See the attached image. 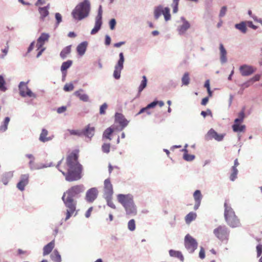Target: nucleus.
<instances>
[{
    "label": "nucleus",
    "mask_w": 262,
    "mask_h": 262,
    "mask_svg": "<svg viewBox=\"0 0 262 262\" xmlns=\"http://www.w3.org/2000/svg\"><path fill=\"white\" fill-rule=\"evenodd\" d=\"M55 246L54 240L52 241L47 245L44 246L43 248V255L46 256L51 253Z\"/></svg>",
    "instance_id": "23"
},
{
    "label": "nucleus",
    "mask_w": 262,
    "mask_h": 262,
    "mask_svg": "<svg viewBox=\"0 0 262 262\" xmlns=\"http://www.w3.org/2000/svg\"><path fill=\"white\" fill-rule=\"evenodd\" d=\"M71 50V46H68L65 47L60 52V56L61 58L64 59L67 55L70 53Z\"/></svg>",
    "instance_id": "40"
},
{
    "label": "nucleus",
    "mask_w": 262,
    "mask_h": 262,
    "mask_svg": "<svg viewBox=\"0 0 262 262\" xmlns=\"http://www.w3.org/2000/svg\"><path fill=\"white\" fill-rule=\"evenodd\" d=\"M231 173L230 176V180L231 181H234L237 178V175L238 173V170L237 168L232 167L231 168Z\"/></svg>",
    "instance_id": "46"
},
{
    "label": "nucleus",
    "mask_w": 262,
    "mask_h": 262,
    "mask_svg": "<svg viewBox=\"0 0 262 262\" xmlns=\"http://www.w3.org/2000/svg\"><path fill=\"white\" fill-rule=\"evenodd\" d=\"M52 166V164L51 163L50 164H44L42 163H34L33 165V168H31V170H38L43 168H47Z\"/></svg>",
    "instance_id": "36"
},
{
    "label": "nucleus",
    "mask_w": 262,
    "mask_h": 262,
    "mask_svg": "<svg viewBox=\"0 0 262 262\" xmlns=\"http://www.w3.org/2000/svg\"><path fill=\"white\" fill-rule=\"evenodd\" d=\"M98 190L97 188L93 187L89 189L86 192L85 200L88 203H93L97 198Z\"/></svg>",
    "instance_id": "12"
},
{
    "label": "nucleus",
    "mask_w": 262,
    "mask_h": 262,
    "mask_svg": "<svg viewBox=\"0 0 262 262\" xmlns=\"http://www.w3.org/2000/svg\"><path fill=\"white\" fill-rule=\"evenodd\" d=\"M111 145L110 143H104L102 145V150L103 152L108 154L110 151Z\"/></svg>",
    "instance_id": "53"
},
{
    "label": "nucleus",
    "mask_w": 262,
    "mask_h": 262,
    "mask_svg": "<svg viewBox=\"0 0 262 262\" xmlns=\"http://www.w3.org/2000/svg\"><path fill=\"white\" fill-rule=\"evenodd\" d=\"M67 110V107L66 106H62L61 107H59L57 110V112L58 114H61L63 112H64Z\"/></svg>",
    "instance_id": "64"
},
{
    "label": "nucleus",
    "mask_w": 262,
    "mask_h": 262,
    "mask_svg": "<svg viewBox=\"0 0 262 262\" xmlns=\"http://www.w3.org/2000/svg\"><path fill=\"white\" fill-rule=\"evenodd\" d=\"M115 121L118 122L121 126V129H123L128 124L129 121L127 120L124 115L120 113H116L115 116Z\"/></svg>",
    "instance_id": "16"
},
{
    "label": "nucleus",
    "mask_w": 262,
    "mask_h": 262,
    "mask_svg": "<svg viewBox=\"0 0 262 262\" xmlns=\"http://www.w3.org/2000/svg\"><path fill=\"white\" fill-rule=\"evenodd\" d=\"M113 132H114V128H112V127H110L107 128V129H106L103 134V136H102L103 139L105 138V139H108L109 140H111L112 139L110 136Z\"/></svg>",
    "instance_id": "37"
},
{
    "label": "nucleus",
    "mask_w": 262,
    "mask_h": 262,
    "mask_svg": "<svg viewBox=\"0 0 262 262\" xmlns=\"http://www.w3.org/2000/svg\"><path fill=\"white\" fill-rule=\"evenodd\" d=\"M193 198L195 201V204L194 206V209L196 210L200 207L201 200L202 199V195L201 191L199 190H195L193 193Z\"/></svg>",
    "instance_id": "18"
},
{
    "label": "nucleus",
    "mask_w": 262,
    "mask_h": 262,
    "mask_svg": "<svg viewBox=\"0 0 262 262\" xmlns=\"http://www.w3.org/2000/svg\"><path fill=\"white\" fill-rule=\"evenodd\" d=\"M106 201L107 205L113 209H116V206L112 201V197L104 198Z\"/></svg>",
    "instance_id": "51"
},
{
    "label": "nucleus",
    "mask_w": 262,
    "mask_h": 262,
    "mask_svg": "<svg viewBox=\"0 0 262 262\" xmlns=\"http://www.w3.org/2000/svg\"><path fill=\"white\" fill-rule=\"evenodd\" d=\"M146 112L148 115H150L151 114V112L150 111H148V110H147V108H146V106L145 107H143L142 108H141L140 111L138 112V113L137 114V115H140L144 112Z\"/></svg>",
    "instance_id": "60"
},
{
    "label": "nucleus",
    "mask_w": 262,
    "mask_h": 262,
    "mask_svg": "<svg viewBox=\"0 0 262 262\" xmlns=\"http://www.w3.org/2000/svg\"><path fill=\"white\" fill-rule=\"evenodd\" d=\"M78 157L75 154H71L67 159V164L68 167V173L59 169L66 177L67 181L71 182L80 179L81 177V165L78 162Z\"/></svg>",
    "instance_id": "2"
},
{
    "label": "nucleus",
    "mask_w": 262,
    "mask_h": 262,
    "mask_svg": "<svg viewBox=\"0 0 262 262\" xmlns=\"http://www.w3.org/2000/svg\"><path fill=\"white\" fill-rule=\"evenodd\" d=\"M157 105V102L156 101H154L152 102L151 103H150V104H148L146 106V108H147V110H148L151 108H154Z\"/></svg>",
    "instance_id": "63"
},
{
    "label": "nucleus",
    "mask_w": 262,
    "mask_h": 262,
    "mask_svg": "<svg viewBox=\"0 0 262 262\" xmlns=\"http://www.w3.org/2000/svg\"><path fill=\"white\" fill-rule=\"evenodd\" d=\"M82 130L83 132V135H85L86 137L90 138V139L94 135L95 128L94 127L91 126L90 125H88L85 129Z\"/></svg>",
    "instance_id": "25"
},
{
    "label": "nucleus",
    "mask_w": 262,
    "mask_h": 262,
    "mask_svg": "<svg viewBox=\"0 0 262 262\" xmlns=\"http://www.w3.org/2000/svg\"><path fill=\"white\" fill-rule=\"evenodd\" d=\"M88 46L86 41H83L78 45L77 47V51L78 54L80 56H83L86 51Z\"/></svg>",
    "instance_id": "24"
},
{
    "label": "nucleus",
    "mask_w": 262,
    "mask_h": 262,
    "mask_svg": "<svg viewBox=\"0 0 262 262\" xmlns=\"http://www.w3.org/2000/svg\"><path fill=\"white\" fill-rule=\"evenodd\" d=\"M245 125H240V123H234L232 125V129L234 132H244L245 130Z\"/></svg>",
    "instance_id": "31"
},
{
    "label": "nucleus",
    "mask_w": 262,
    "mask_h": 262,
    "mask_svg": "<svg viewBox=\"0 0 262 262\" xmlns=\"http://www.w3.org/2000/svg\"><path fill=\"white\" fill-rule=\"evenodd\" d=\"M239 70L242 76H247L254 73L256 69L252 66L245 64L241 66Z\"/></svg>",
    "instance_id": "14"
},
{
    "label": "nucleus",
    "mask_w": 262,
    "mask_h": 262,
    "mask_svg": "<svg viewBox=\"0 0 262 262\" xmlns=\"http://www.w3.org/2000/svg\"><path fill=\"white\" fill-rule=\"evenodd\" d=\"M19 94L23 97H29L30 98H36V95L33 93L27 86V82L21 81L18 85Z\"/></svg>",
    "instance_id": "9"
},
{
    "label": "nucleus",
    "mask_w": 262,
    "mask_h": 262,
    "mask_svg": "<svg viewBox=\"0 0 262 262\" xmlns=\"http://www.w3.org/2000/svg\"><path fill=\"white\" fill-rule=\"evenodd\" d=\"M169 253L170 256L175 257L179 258L181 261L184 260V257L182 253L180 251H177L173 250H170L169 251Z\"/></svg>",
    "instance_id": "35"
},
{
    "label": "nucleus",
    "mask_w": 262,
    "mask_h": 262,
    "mask_svg": "<svg viewBox=\"0 0 262 262\" xmlns=\"http://www.w3.org/2000/svg\"><path fill=\"white\" fill-rule=\"evenodd\" d=\"M116 24V21L115 18H112L110 20L109 25L111 30H113L115 29Z\"/></svg>",
    "instance_id": "58"
},
{
    "label": "nucleus",
    "mask_w": 262,
    "mask_h": 262,
    "mask_svg": "<svg viewBox=\"0 0 262 262\" xmlns=\"http://www.w3.org/2000/svg\"><path fill=\"white\" fill-rule=\"evenodd\" d=\"M114 191L113 185L111 183L110 179H107L104 182V198L108 197H112Z\"/></svg>",
    "instance_id": "13"
},
{
    "label": "nucleus",
    "mask_w": 262,
    "mask_h": 262,
    "mask_svg": "<svg viewBox=\"0 0 262 262\" xmlns=\"http://www.w3.org/2000/svg\"><path fill=\"white\" fill-rule=\"evenodd\" d=\"M90 9V1L84 0L75 7L72 11V15L75 20H81L89 16Z\"/></svg>",
    "instance_id": "3"
},
{
    "label": "nucleus",
    "mask_w": 262,
    "mask_h": 262,
    "mask_svg": "<svg viewBox=\"0 0 262 262\" xmlns=\"http://www.w3.org/2000/svg\"><path fill=\"white\" fill-rule=\"evenodd\" d=\"M49 37L50 35L48 33H42L37 39V41L38 42H40L44 45L45 43L48 41Z\"/></svg>",
    "instance_id": "39"
},
{
    "label": "nucleus",
    "mask_w": 262,
    "mask_h": 262,
    "mask_svg": "<svg viewBox=\"0 0 262 262\" xmlns=\"http://www.w3.org/2000/svg\"><path fill=\"white\" fill-rule=\"evenodd\" d=\"M219 50L221 62L222 64L225 63L227 62V52L222 43L220 44Z\"/></svg>",
    "instance_id": "20"
},
{
    "label": "nucleus",
    "mask_w": 262,
    "mask_h": 262,
    "mask_svg": "<svg viewBox=\"0 0 262 262\" xmlns=\"http://www.w3.org/2000/svg\"><path fill=\"white\" fill-rule=\"evenodd\" d=\"M55 16L56 20V27H57L62 21V16L59 13H56Z\"/></svg>",
    "instance_id": "54"
},
{
    "label": "nucleus",
    "mask_w": 262,
    "mask_h": 262,
    "mask_svg": "<svg viewBox=\"0 0 262 262\" xmlns=\"http://www.w3.org/2000/svg\"><path fill=\"white\" fill-rule=\"evenodd\" d=\"M229 232V230L225 226H219L213 230L214 235L222 241L228 240Z\"/></svg>",
    "instance_id": "5"
},
{
    "label": "nucleus",
    "mask_w": 262,
    "mask_h": 262,
    "mask_svg": "<svg viewBox=\"0 0 262 262\" xmlns=\"http://www.w3.org/2000/svg\"><path fill=\"white\" fill-rule=\"evenodd\" d=\"M68 130L71 135L81 136L83 133L82 130L68 129Z\"/></svg>",
    "instance_id": "48"
},
{
    "label": "nucleus",
    "mask_w": 262,
    "mask_h": 262,
    "mask_svg": "<svg viewBox=\"0 0 262 262\" xmlns=\"http://www.w3.org/2000/svg\"><path fill=\"white\" fill-rule=\"evenodd\" d=\"M245 118V112L243 110L241 112L239 113L238 115V118L235 119L234 120V123H241L243 122Z\"/></svg>",
    "instance_id": "44"
},
{
    "label": "nucleus",
    "mask_w": 262,
    "mask_h": 262,
    "mask_svg": "<svg viewBox=\"0 0 262 262\" xmlns=\"http://www.w3.org/2000/svg\"><path fill=\"white\" fill-rule=\"evenodd\" d=\"M29 174H25L21 176L20 180L17 185V187L21 191L25 189V187L28 183Z\"/></svg>",
    "instance_id": "19"
},
{
    "label": "nucleus",
    "mask_w": 262,
    "mask_h": 262,
    "mask_svg": "<svg viewBox=\"0 0 262 262\" xmlns=\"http://www.w3.org/2000/svg\"><path fill=\"white\" fill-rule=\"evenodd\" d=\"M201 114L204 117H205L207 115H209L211 117L212 116L211 111L209 109H208L206 112L202 111Z\"/></svg>",
    "instance_id": "59"
},
{
    "label": "nucleus",
    "mask_w": 262,
    "mask_h": 262,
    "mask_svg": "<svg viewBox=\"0 0 262 262\" xmlns=\"http://www.w3.org/2000/svg\"><path fill=\"white\" fill-rule=\"evenodd\" d=\"M72 61L71 60H67V61L63 62L61 66L60 70L62 74L65 76L66 75V71L68 69L72 64Z\"/></svg>",
    "instance_id": "27"
},
{
    "label": "nucleus",
    "mask_w": 262,
    "mask_h": 262,
    "mask_svg": "<svg viewBox=\"0 0 262 262\" xmlns=\"http://www.w3.org/2000/svg\"><path fill=\"white\" fill-rule=\"evenodd\" d=\"M9 51V47L7 46L4 49L2 50L3 54L0 55V59H4Z\"/></svg>",
    "instance_id": "57"
},
{
    "label": "nucleus",
    "mask_w": 262,
    "mask_h": 262,
    "mask_svg": "<svg viewBox=\"0 0 262 262\" xmlns=\"http://www.w3.org/2000/svg\"><path fill=\"white\" fill-rule=\"evenodd\" d=\"M50 257L54 262H61V256L57 250H54L53 252L51 254Z\"/></svg>",
    "instance_id": "30"
},
{
    "label": "nucleus",
    "mask_w": 262,
    "mask_h": 262,
    "mask_svg": "<svg viewBox=\"0 0 262 262\" xmlns=\"http://www.w3.org/2000/svg\"><path fill=\"white\" fill-rule=\"evenodd\" d=\"M180 0H173L171 6L173 8V13H176L178 11V5Z\"/></svg>",
    "instance_id": "49"
},
{
    "label": "nucleus",
    "mask_w": 262,
    "mask_h": 262,
    "mask_svg": "<svg viewBox=\"0 0 262 262\" xmlns=\"http://www.w3.org/2000/svg\"><path fill=\"white\" fill-rule=\"evenodd\" d=\"M256 255L257 257H260L262 254V244H258L256 246Z\"/></svg>",
    "instance_id": "56"
},
{
    "label": "nucleus",
    "mask_w": 262,
    "mask_h": 262,
    "mask_svg": "<svg viewBox=\"0 0 262 262\" xmlns=\"http://www.w3.org/2000/svg\"><path fill=\"white\" fill-rule=\"evenodd\" d=\"M10 121V118L7 117L5 118V120L3 124L0 126V131L1 132H5L8 128V125Z\"/></svg>",
    "instance_id": "41"
},
{
    "label": "nucleus",
    "mask_w": 262,
    "mask_h": 262,
    "mask_svg": "<svg viewBox=\"0 0 262 262\" xmlns=\"http://www.w3.org/2000/svg\"><path fill=\"white\" fill-rule=\"evenodd\" d=\"M74 88V86L73 83H66L63 87V90L66 92H70L73 90Z\"/></svg>",
    "instance_id": "52"
},
{
    "label": "nucleus",
    "mask_w": 262,
    "mask_h": 262,
    "mask_svg": "<svg viewBox=\"0 0 262 262\" xmlns=\"http://www.w3.org/2000/svg\"><path fill=\"white\" fill-rule=\"evenodd\" d=\"M125 210L126 213L128 215H135L137 214V210L134 200L123 207Z\"/></svg>",
    "instance_id": "17"
},
{
    "label": "nucleus",
    "mask_w": 262,
    "mask_h": 262,
    "mask_svg": "<svg viewBox=\"0 0 262 262\" xmlns=\"http://www.w3.org/2000/svg\"><path fill=\"white\" fill-rule=\"evenodd\" d=\"M182 151L184 152L183 155V159L187 161H192L194 160L195 156L193 155L188 154L187 149H183Z\"/></svg>",
    "instance_id": "42"
},
{
    "label": "nucleus",
    "mask_w": 262,
    "mask_h": 262,
    "mask_svg": "<svg viewBox=\"0 0 262 262\" xmlns=\"http://www.w3.org/2000/svg\"><path fill=\"white\" fill-rule=\"evenodd\" d=\"M13 175V172L11 171L7 172L4 174L2 178V182L3 184L5 185H7L9 181L12 178Z\"/></svg>",
    "instance_id": "33"
},
{
    "label": "nucleus",
    "mask_w": 262,
    "mask_h": 262,
    "mask_svg": "<svg viewBox=\"0 0 262 262\" xmlns=\"http://www.w3.org/2000/svg\"><path fill=\"white\" fill-rule=\"evenodd\" d=\"M84 190L85 188L83 185H75L63 193L62 200L67 208L65 221L68 220L76 211L77 201L74 198H78Z\"/></svg>",
    "instance_id": "1"
},
{
    "label": "nucleus",
    "mask_w": 262,
    "mask_h": 262,
    "mask_svg": "<svg viewBox=\"0 0 262 262\" xmlns=\"http://www.w3.org/2000/svg\"><path fill=\"white\" fill-rule=\"evenodd\" d=\"M227 11V8L226 6H223L221 7L219 14V17L222 18L224 17L226 14Z\"/></svg>",
    "instance_id": "50"
},
{
    "label": "nucleus",
    "mask_w": 262,
    "mask_h": 262,
    "mask_svg": "<svg viewBox=\"0 0 262 262\" xmlns=\"http://www.w3.org/2000/svg\"><path fill=\"white\" fill-rule=\"evenodd\" d=\"M102 9L100 5L99 7L98 14L95 17V26L91 30V34L92 35L96 34L100 30L102 25Z\"/></svg>",
    "instance_id": "10"
},
{
    "label": "nucleus",
    "mask_w": 262,
    "mask_h": 262,
    "mask_svg": "<svg viewBox=\"0 0 262 262\" xmlns=\"http://www.w3.org/2000/svg\"><path fill=\"white\" fill-rule=\"evenodd\" d=\"M7 90L6 86V81L4 77L0 75V90L3 92H5Z\"/></svg>",
    "instance_id": "45"
},
{
    "label": "nucleus",
    "mask_w": 262,
    "mask_h": 262,
    "mask_svg": "<svg viewBox=\"0 0 262 262\" xmlns=\"http://www.w3.org/2000/svg\"><path fill=\"white\" fill-rule=\"evenodd\" d=\"M48 130L46 129H42L41 130V133L40 134L39 140L42 142H46L51 140L52 139V138L51 137H48Z\"/></svg>",
    "instance_id": "26"
},
{
    "label": "nucleus",
    "mask_w": 262,
    "mask_h": 262,
    "mask_svg": "<svg viewBox=\"0 0 262 262\" xmlns=\"http://www.w3.org/2000/svg\"><path fill=\"white\" fill-rule=\"evenodd\" d=\"M111 38L108 35L105 36V45L106 46H109L111 44Z\"/></svg>",
    "instance_id": "61"
},
{
    "label": "nucleus",
    "mask_w": 262,
    "mask_h": 262,
    "mask_svg": "<svg viewBox=\"0 0 262 262\" xmlns=\"http://www.w3.org/2000/svg\"><path fill=\"white\" fill-rule=\"evenodd\" d=\"M224 216L227 224L232 228H236L241 226L239 219L236 216L233 209L228 203H224Z\"/></svg>",
    "instance_id": "4"
},
{
    "label": "nucleus",
    "mask_w": 262,
    "mask_h": 262,
    "mask_svg": "<svg viewBox=\"0 0 262 262\" xmlns=\"http://www.w3.org/2000/svg\"><path fill=\"white\" fill-rule=\"evenodd\" d=\"M118 202L124 207L134 200L133 196L130 194H119L117 196Z\"/></svg>",
    "instance_id": "15"
},
{
    "label": "nucleus",
    "mask_w": 262,
    "mask_h": 262,
    "mask_svg": "<svg viewBox=\"0 0 262 262\" xmlns=\"http://www.w3.org/2000/svg\"><path fill=\"white\" fill-rule=\"evenodd\" d=\"M225 136V134H219L213 128H211L208 130L207 133L205 136L206 140H210L214 139L217 141H222Z\"/></svg>",
    "instance_id": "11"
},
{
    "label": "nucleus",
    "mask_w": 262,
    "mask_h": 262,
    "mask_svg": "<svg viewBox=\"0 0 262 262\" xmlns=\"http://www.w3.org/2000/svg\"><path fill=\"white\" fill-rule=\"evenodd\" d=\"M107 108V105L106 103H104L100 107L99 113L101 115H104L105 114V111Z\"/></svg>",
    "instance_id": "55"
},
{
    "label": "nucleus",
    "mask_w": 262,
    "mask_h": 262,
    "mask_svg": "<svg viewBox=\"0 0 262 262\" xmlns=\"http://www.w3.org/2000/svg\"><path fill=\"white\" fill-rule=\"evenodd\" d=\"M119 59L115 66L113 72V77L116 79H119L121 76V72L123 69V64L124 62V57L123 53L121 52L119 54Z\"/></svg>",
    "instance_id": "7"
},
{
    "label": "nucleus",
    "mask_w": 262,
    "mask_h": 262,
    "mask_svg": "<svg viewBox=\"0 0 262 262\" xmlns=\"http://www.w3.org/2000/svg\"><path fill=\"white\" fill-rule=\"evenodd\" d=\"M190 76L188 72H185L184 73L181 78L182 85H188L190 83Z\"/></svg>",
    "instance_id": "32"
},
{
    "label": "nucleus",
    "mask_w": 262,
    "mask_h": 262,
    "mask_svg": "<svg viewBox=\"0 0 262 262\" xmlns=\"http://www.w3.org/2000/svg\"><path fill=\"white\" fill-rule=\"evenodd\" d=\"M163 7L162 5H159L155 8L154 9V17L157 19L162 14L163 11Z\"/></svg>",
    "instance_id": "34"
},
{
    "label": "nucleus",
    "mask_w": 262,
    "mask_h": 262,
    "mask_svg": "<svg viewBox=\"0 0 262 262\" xmlns=\"http://www.w3.org/2000/svg\"><path fill=\"white\" fill-rule=\"evenodd\" d=\"M185 247L189 253H193L198 247V242L196 239L189 234L184 238Z\"/></svg>",
    "instance_id": "8"
},
{
    "label": "nucleus",
    "mask_w": 262,
    "mask_h": 262,
    "mask_svg": "<svg viewBox=\"0 0 262 262\" xmlns=\"http://www.w3.org/2000/svg\"><path fill=\"white\" fill-rule=\"evenodd\" d=\"M196 217V214L193 212H189L186 216H185V222L186 224H190L192 221L194 220Z\"/></svg>",
    "instance_id": "38"
},
{
    "label": "nucleus",
    "mask_w": 262,
    "mask_h": 262,
    "mask_svg": "<svg viewBox=\"0 0 262 262\" xmlns=\"http://www.w3.org/2000/svg\"><path fill=\"white\" fill-rule=\"evenodd\" d=\"M235 28L242 33L245 34L247 31V27L245 21H242L235 25Z\"/></svg>",
    "instance_id": "28"
},
{
    "label": "nucleus",
    "mask_w": 262,
    "mask_h": 262,
    "mask_svg": "<svg viewBox=\"0 0 262 262\" xmlns=\"http://www.w3.org/2000/svg\"><path fill=\"white\" fill-rule=\"evenodd\" d=\"M177 30L180 35H185L187 30L191 27L190 23L183 16L180 17V20L177 21Z\"/></svg>",
    "instance_id": "6"
},
{
    "label": "nucleus",
    "mask_w": 262,
    "mask_h": 262,
    "mask_svg": "<svg viewBox=\"0 0 262 262\" xmlns=\"http://www.w3.org/2000/svg\"><path fill=\"white\" fill-rule=\"evenodd\" d=\"M199 257L201 259H204L205 257V251L203 247L201 248L200 252H199Z\"/></svg>",
    "instance_id": "62"
},
{
    "label": "nucleus",
    "mask_w": 262,
    "mask_h": 262,
    "mask_svg": "<svg viewBox=\"0 0 262 262\" xmlns=\"http://www.w3.org/2000/svg\"><path fill=\"white\" fill-rule=\"evenodd\" d=\"M142 80L138 88V94L137 97H139L141 92L146 88L147 85V80L145 76L142 77Z\"/></svg>",
    "instance_id": "29"
},
{
    "label": "nucleus",
    "mask_w": 262,
    "mask_h": 262,
    "mask_svg": "<svg viewBox=\"0 0 262 262\" xmlns=\"http://www.w3.org/2000/svg\"><path fill=\"white\" fill-rule=\"evenodd\" d=\"M127 228L130 231H133L136 229L135 221L134 219L129 220L127 223Z\"/></svg>",
    "instance_id": "47"
},
{
    "label": "nucleus",
    "mask_w": 262,
    "mask_h": 262,
    "mask_svg": "<svg viewBox=\"0 0 262 262\" xmlns=\"http://www.w3.org/2000/svg\"><path fill=\"white\" fill-rule=\"evenodd\" d=\"M83 90L80 89L74 92V95L79 98V99L83 102H89V96L86 94L83 93Z\"/></svg>",
    "instance_id": "21"
},
{
    "label": "nucleus",
    "mask_w": 262,
    "mask_h": 262,
    "mask_svg": "<svg viewBox=\"0 0 262 262\" xmlns=\"http://www.w3.org/2000/svg\"><path fill=\"white\" fill-rule=\"evenodd\" d=\"M50 9V4H48L47 6L43 7H39L38 12L40 15V19L43 21L46 17L49 15Z\"/></svg>",
    "instance_id": "22"
},
{
    "label": "nucleus",
    "mask_w": 262,
    "mask_h": 262,
    "mask_svg": "<svg viewBox=\"0 0 262 262\" xmlns=\"http://www.w3.org/2000/svg\"><path fill=\"white\" fill-rule=\"evenodd\" d=\"M162 14L164 17L165 21H168L171 19V15L170 14V9L168 7H165L163 9Z\"/></svg>",
    "instance_id": "43"
}]
</instances>
